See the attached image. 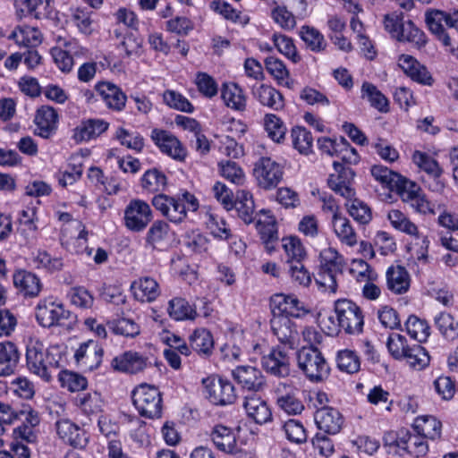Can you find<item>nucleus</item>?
Returning a JSON list of instances; mask_svg holds the SVG:
<instances>
[{
  "instance_id": "51",
  "label": "nucleus",
  "mask_w": 458,
  "mask_h": 458,
  "mask_svg": "<svg viewBox=\"0 0 458 458\" xmlns=\"http://www.w3.org/2000/svg\"><path fill=\"white\" fill-rule=\"evenodd\" d=\"M387 219L395 230H398L411 236H419V230L417 225L412 223L410 218L401 210H390L387 214Z\"/></svg>"
},
{
  "instance_id": "53",
  "label": "nucleus",
  "mask_w": 458,
  "mask_h": 458,
  "mask_svg": "<svg viewBox=\"0 0 458 458\" xmlns=\"http://www.w3.org/2000/svg\"><path fill=\"white\" fill-rule=\"evenodd\" d=\"M335 361L338 369L347 374L357 373L360 369V357L354 351L349 349L338 351Z\"/></svg>"
},
{
  "instance_id": "32",
  "label": "nucleus",
  "mask_w": 458,
  "mask_h": 458,
  "mask_svg": "<svg viewBox=\"0 0 458 458\" xmlns=\"http://www.w3.org/2000/svg\"><path fill=\"white\" fill-rule=\"evenodd\" d=\"M109 123L103 119L91 118L81 121L74 129L73 139L77 142L95 140L107 131Z\"/></svg>"
},
{
  "instance_id": "18",
  "label": "nucleus",
  "mask_w": 458,
  "mask_h": 458,
  "mask_svg": "<svg viewBox=\"0 0 458 458\" xmlns=\"http://www.w3.org/2000/svg\"><path fill=\"white\" fill-rule=\"evenodd\" d=\"M94 89L108 109L115 112H121L124 109L127 96L120 87L108 81H99Z\"/></svg>"
},
{
  "instance_id": "27",
  "label": "nucleus",
  "mask_w": 458,
  "mask_h": 458,
  "mask_svg": "<svg viewBox=\"0 0 458 458\" xmlns=\"http://www.w3.org/2000/svg\"><path fill=\"white\" fill-rule=\"evenodd\" d=\"M386 278L387 289L394 294L406 293L411 287V276L403 266H390L386 272Z\"/></svg>"
},
{
  "instance_id": "24",
  "label": "nucleus",
  "mask_w": 458,
  "mask_h": 458,
  "mask_svg": "<svg viewBox=\"0 0 458 458\" xmlns=\"http://www.w3.org/2000/svg\"><path fill=\"white\" fill-rule=\"evenodd\" d=\"M111 366L116 371L136 374L146 369L148 358L140 352L127 351L115 356L112 360Z\"/></svg>"
},
{
  "instance_id": "46",
  "label": "nucleus",
  "mask_w": 458,
  "mask_h": 458,
  "mask_svg": "<svg viewBox=\"0 0 458 458\" xmlns=\"http://www.w3.org/2000/svg\"><path fill=\"white\" fill-rule=\"evenodd\" d=\"M274 5L270 12V17L284 30H293L297 24L296 19L304 17L301 14H293L285 5L277 4L276 2H274Z\"/></svg>"
},
{
  "instance_id": "8",
  "label": "nucleus",
  "mask_w": 458,
  "mask_h": 458,
  "mask_svg": "<svg viewBox=\"0 0 458 458\" xmlns=\"http://www.w3.org/2000/svg\"><path fill=\"white\" fill-rule=\"evenodd\" d=\"M72 316L70 310L52 298L39 301L36 307L37 321L43 327L62 326L64 321L71 319Z\"/></svg>"
},
{
  "instance_id": "12",
  "label": "nucleus",
  "mask_w": 458,
  "mask_h": 458,
  "mask_svg": "<svg viewBox=\"0 0 458 458\" xmlns=\"http://www.w3.org/2000/svg\"><path fill=\"white\" fill-rule=\"evenodd\" d=\"M335 174L329 175L327 179L328 187L336 194L350 199L355 195V190L352 187L355 173L353 169L345 166L344 164L334 161L333 163Z\"/></svg>"
},
{
  "instance_id": "26",
  "label": "nucleus",
  "mask_w": 458,
  "mask_h": 458,
  "mask_svg": "<svg viewBox=\"0 0 458 458\" xmlns=\"http://www.w3.org/2000/svg\"><path fill=\"white\" fill-rule=\"evenodd\" d=\"M243 408L248 417L257 424H266L272 420V411L267 402L255 394L245 396Z\"/></svg>"
},
{
  "instance_id": "14",
  "label": "nucleus",
  "mask_w": 458,
  "mask_h": 458,
  "mask_svg": "<svg viewBox=\"0 0 458 458\" xmlns=\"http://www.w3.org/2000/svg\"><path fill=\"white\" fill-rule=\"evenodd\" d=\"M412 161L420 170L432 179V182L428 185L432 191L440 192L445 189V182L442 178L444 171L433 157L426 152L416 150L412 154Z\"/></svg>"
},
{
  "instance_id": "33",
  "label": "nucleus",
  "mask_w": 458,
  "mask_h": 458,
  "mask_svg": "<svg viewBox=\"0 0 458 458\" xmlns=\"http://www.w3.org/2000/svg\"><path fill=\"white\" fill-rule=\"evenodd\" d=\"M331 225L335 236L343 245L354 247L358 243V233L346 216L341 213H335Z\"/></svg>"
},
{
  "instance_id": "28",
  "label": "nucleus",
  "mask_w": 458,
  "mask_h": 458,
  "mask_svg": "<svg viewBox=\"0 0 458 458\" xmlns=\"http://www.w3.org/2000/svg\"><path fill=\"white\" fill-rule=\"evenodd\" d=\"M21 360L18 346L11 341L0 343V377L14 374Z\"/></svg>"
},
{
  "instance_id": "41",
  "label": "nucleus",
  "mask_w": 458,
  "mask_h": 458,
  "mask_svg": "<svg viewBox=\"0 0 458 458\" xmlns=\"http://www.w3.org/2000/svg\"><path fill=\"white\" fill-rule=\"evenodd\" d=\"M167 312L176 321L194 320L198 317L196 308L182 297H174L168 301Z\"/></svg>"
},
{
  "instance_id": "35",
  "label": "nucleus",
  "mask_w": 458,
  "mask_h": 458,
  "mask_svg": "<svg viewBox=\"0 0 458 458\" xmlns=\"http://www.w3.org/2000/svg\"><path fill=\"white\" fill-rule=\"evenodd\" d=\"M34 123L37 126L38 134L47 139L57 128L58 114L55 108L42 106L37 110Z\"/></svg>"
},
{
  "instance_id": "42",
  "label": "nucleus",
  "mask_w": 458,
  "mask_h": 458,
  "mask_svg": "<svg viewBox=\"0 0 458 458\" xmlns=\"http://www.w3.org/2000/svg\"><path fill=\"white\" fill-rule=\"evenodd\" d=\"M233 208L238 216L247 225L255 220V205L252 194L246 190H239L236 192Z\"/></svg>"
},
{
  "instance_id": "38",
  "label": "nucleus",
  "mask_w": 458,
  "mask_h": 458,
  "mask_svg": "<svg viewBox=\"0 0 458 458\" xmlns=\"http://www.w3.org/2000/svg\"><path fill=\"white\" fill-rule=\"evenodd\" d=\"M19 47L36 48L42 43V33L36 27L19 26L15 28L8 37Z\"/></svg>"
},
{
  "instance_id": "30",
  "label": "nucleus",
  "mask_w": 458,
  "mask_h": 458,
  "mask_svg": "<svg viewBox=\"0 0 458 458\" xmlns=\"http://www.w3.org/2000/svg\"><path fill=\"white\" fill-rule=\"evenodd\" d=\"M370 173L376 181L392 190L395 189L398 192L399 191L405 190L408 185L415 187V183L403 178L399 174L382 165H373Z\"/></svg>"
},
{
  "instance_id": "10",
  "label": "nucleus",
  "mask_w": 458,
  "mask_h": 458,
  "mask_svg": "<svg viewBox=\"0 0 458 458\" xmlns=\"http://www.w3.org/2000/svg\"><path fill=\"white\" fill-rule=\"evenodd\" d=\"M253 174L259 187L271 190L282 181L284 166L271 157H262L255 163Z\"/></svg>"
},
{
  "instance_id": "7",
  "label": "nucleus",
  "mask_w": 458,
  "mask_h": 458,
  "mask_svg": "<svg viewBox=\"0 0 458 458\" xmlns=\"http://www.w3.org/2000/svg\"><path fill=\"white\" fill-rule=\"evenodd\" d=\"M203 394L214 405L225 406L236 400V391L233 383L219 375H211L202 379Z\"/></svg>"
},
{
  "instance_id": "20",
  "label": "nucleus",
  "mask_w": 458,
  "mask_h": 458,
  "mask_svg": "<svg viewBox=\"0 0 458 458\" xmlns=\"http://www.w3.org/2000/svg\"><path fill=\"white\" fill-rule=\"evenodd\" d=\"M210 440L217 450L226 454H234L240 451L237 434L232 428L222 424L216 425L210 431Z\"/></svg>"
},
{
  "instance_id": "31",
  "label": "nucleus",
  "mask_w": 458,
  "mask_h": 458,
  "mask_svg": "<svg viewBox=\"0 0 458 458\" xmlns=\"http://www.w3.org/2000/svg\"><path fill=\"white\" fill-rule=\"evenodd\" d=\"M131 291L134 299L140 302H152L160 295L159 284L150 276L140 277L133 281L131 284Z\"/></svg>"
},
{
  "instance_id": "59",
  "label": "nucleus",
  "mask_w": 458,
  "mask_h": 458,
  "mask_svg": "<svg viewBox=\"0 0 458 458\" xmlns=\"http://www.w3.org/2000/svg\"><path fill=\"white\" fill-rule=\"evenodd\" d=\"M58 381L63 388H66L70 392L84 390L88 386V380L85 377L67 369L59 372Z\"/></svg>"
},
{
  "instance_id": "39",
  "label": "nucleus",
  "mask_w": 458,
  "mask_h": 458,
  "mask_svg": "<svg viewBox=\"0 0 458 458\" xmlns=\"http://www.w3.org/2000/svg\"><path fill=\"white\" fill-rule=\"evenodd\" d=\"M74 404L86 416H97L103 411L104 400L99 392L90 391L77 394Z\"/></svg>"
},
{
  "instance_id": "4",
  "label": "nucleus",
  "mask_w": 458,
  "mask_h": 458,
  "mask_svg": "<svg viewBox=\"0 0 458 458\" xmlns=\"http://www.w3.org/2000/svg\"><path fill=\"white\" fill-rule=\"evenodd\" d=\"M344 266V259L336 249L328 247L322 250L316 283L330 293H336L338 276L343 275Z\"/></svg>"
},
{
  "instance_id": "15",
  "label": "nucleus",
  "mask_w": 458,
  "mask_h": 458,
  "mask_svg": "<svg viewBox=\"0 0 458 458\" xmlns=\"http://www.w3.org/2000/svg\"><path fill=\"white\" fill-rule=\"evenodd\" d=\"M58 437L71 446L84 449L89 443L87 431L70 420H59L55 423Z\"/></svg>"
},
{
  "instance_id": "54",
  "label": "nucleus",
  "mask_w": 458,
  "mask_h": 458,
  "mask_svg": "<svg viewBox=\"0 0 458 458\" xmlns=\"http://www.w3.org/2000/svg\"><path fill=\"white\" fill-rule=\"evenodd\" d=\"M32 262L36 268L45 269L49 273L60 271L63 268V259L52 257L47 250H38L32 254Z\"/></svg>"
},
{
  "instance_id": "6",
  "label": "nucleus",
  "mask_w": 458,
  "mask_h": 458,
  "mask_svg": "<svg viewBox=\"0 0 458 458\" xmlns=\"http://www.w3.org/2000/svg\"><path fill=\"white\" fill-rule=\"evenodd\" d=\"M132 403L141 417L158 419L162 415L163 400L159 389L151 385L142 384L132 391Z\"/></svg>"
},
{
  "instance_id": "29",
  "label": "nucleus",
  "mask_w": 458,
  "mask_h": 458,
  "mask_svg": "<svg viewBox=\"0 0 458 458\" xmlns=\"http://www.w3.org/2000/svg\"><path fill=\"white\" fill-rule=\"evenodd\" d=\"M252 95L260 105L271 108L274 111H280L284 108V98L282 93L276 88L260 84L252 87Z\"/></svg>"
},
{
  "instance_id": "64",
  "label": "nucleus",
  "mask_w": 458,
  "mask_h": 458,
  "mask_svg": "<svg viewBox=\"0 0 458 458\" xmlns=\"http://www.w3.org/2000/svg\"><path fill=\"white\" fill-rule=\"evenodd\" d=\"M264 127L268 137L276 142H281L287 131L283 120L274 114H267L264 116Z\"/></svg>"
},
{
  "instance_id": "62",
  "label": "nucleus",
  "mask_w": 458,
  "mask_h": 458,
  "mask_svg": "<svg viewBox=\"0 0 458 458\" xmlns=\"http://www.w3.org/2000/svg\"><path fill=\"white\" fill-rule=\"evenodd\" d=\"M407 333L419 343L426 342L430 335V327L426 320L411 315L405 323Z\"/></svg>"
},
{
  "instance_id": "44",
  "label": "nucleus",
  "mask_w": 458,
  "mask_h": 458,
  "mask_svg": "<svg viewBox=\"0 0 458 458\" xmlns=\"http://www.w3.org/2000/svg\"><path fill=\"white\" fill-rule=\"evenodd\" d=\"M413 430L427 439L435 440L441 437L442 423L434 416H421L415 420Z\"/></svg>"
},
{
  "instance_id": "61",
  "label": "nucleus",
  "mask_w": 458,
  "mask_h": 458,
  "mask_svg": "<svg viewBox=\"0 0 458 458\" xmlns=\"http://www.w3.org/2000/svg\"><path fill=\"white\" fill-rule=\"evenodd\" d=\"M435 326L446 339L458 337V321L447 312L438 313L435 318Z\"/></svg>"
},
{
  "instance_id": "23",
  "label": "nucleus",
  "mask_w": 458,
  "mask_h": 458,
  "mask_svg": "<svg viewBox=\"0 0 458 458\" xmlns=\"http://www.w3.org/2000/svg\"><path fill=\"white\" fill-rule=\"evenodd\" d=\"M234 380L245 390L258 392L266 385L262 372L252 366H238L233 372Z\"/></svg>"
},
{
  "instance_id": "1",
  "label": "nucleus",
  "mask_w": 458,
  "mask_h": 458,
  "mask_svg": "<svg viewBox=\"0 0 458 458\" xmlns=\"http://www.w3.org/2000/svg\"><path fill=\"white\" fill-rule=\"evenodd\" d=\"M151 204L162 216L174 225H181L185 222L188 212H195L199 209L198 199L189 191L181 195L156 194Z\"/></svg>"
},
{
  "instance_id": "3",
  "label": "nucleus",
  "mask_w": 458,
  "mask_h": 458,
  "mask_svg": "<svg viewBox=\"0 0 458 458\" xmlns=\"http://www.w3.org/2000/svg\"><path fill=\"white\" fill-rule=\"evenodd\" d=\"M334 310L337 324L328 318L332 327L327 326L328 335H334L343 329L348 335H360L363 332L364 314L361 308L349 299H339L335 301Z\"/></svg>"
},
{
  "instance_id": "16",
  "label": "nucleus",
  "mask_w": 458,
  "mask_h": 458,
  "mask_svg": "<svg viewBox=\"0 0 458 458\" xmlns=\"http://www.w3.org/2000/svg\"><path fill=\"white\" fill-rule=\"evenodd\" d=\"M151 139L162 153L174 160L182 161L186 157L187 151L185 148L170 131L154 129L151 131Z\"/></svg>"
},
{
  "instance_id": "34",
  "label": "nucleus",
  "mask_w": 458,
  "mask_h": 458,
  "mask_svg": "<svg viewBox=\"0 0 458 458\" xmlns=\"http://www.w3.org/2000/svg\"><path fill=\"white\" fill-rule=\"evenodd\" d=\"M398 65L412 81L424 85H431L433 80L430 73L413 56L409 55H400Z\"/></svg>"
},
{
  "instance_id": "25",
  "label": "nucleus",
  "mask_w": 458,
  "mask_h": 458,
  "mask_svg": "<svg viewBox=\"0 0 458 458\" xmlns=\"http://www.w3.org/2000/svg\"><path fill=\"white\" fill-rule=\"evenodd\" d=\"M452 13L431 10L426 13V22L429 30L435 34L445 47L451 46V38L445 30V25L451 28Z\"/></svg>"
},
{
  "instance_id": "5",
  "label": "nucleus",
  "mask_w": 458,
  "mask_h": 458,
  "mask_svg": "<svg viewBox=\"0 0 458 458\" xmlns=\"http://www.w3.org/2000/svg\"><path fill=\"white\" fill-rule=\"evenodd\" d=\"M297 365L305 377L312 383L325 381L330 375V366L317 347H302L296 353Z\"/></svg>"
},
{
  "instance_id": "9",
  "label": "nucleus",
  "mask_w": 458,
  "mask_h": 458,
  "mask_svg": "<svg viewBox=\"0 0 458 458\" xmlns=\"http://www.w3.org/2000/svg\"><path fill=\"white\" fill-rule=\"evenodd\" d=\"M292 351L286 346L280 345L271 348L269 352L261 358L263 369L278 378L288 377L291 373Z\"/></svg>"
},
{
  "instance_id": "49",
  "label": "nucleus",
  "mask_w": 458,
  "mask_h": 458,
  "mask_svg": "<svg viewBox=\"0 0 458 458\" xmlns=\"http://www.w3.org/2000/svg\"><path fill=\"white\" fill-rule=\"evenodd\" d=\"M170 230L167 222L160 219L154 221L146 233V243L153 249L159 247L168 240Z\"/></svg>"
},
{
  "instance_id": "37",
  "label": "nucleus",
  "mask_w": 458,
  "mask_h": 458,
  "mask_svg": "<svg viewBox=\"0 0 458 458\" xmlns=\"http://www.w3.org/2000/svg\"><path fill=\"white\" fill-rule=\"evenodd\" d=\"M189 344L194 352L203 358H208L214 351V337L206 328H197L189 337Z\"/></svg>"
},
{
  "instance_id": "47",
  "label": "nucleus",
  "mask_w": 458,
  "mask_h": 458,
  "mask_svg": "<svg viewBox=\"0 0 458 458\" xmlns=\"http://www.w3.org/2000/svg\"><path fill=\"white\" fill-rule=\"evenodd\" d=\"M140 184L142 189L149 193H162L167 185V177L157 168H152L143 174Z\"/></svg>"
},
{
  "instance_id": "60",
  "label": "nucleus",
  "mask_w": 458,
  "mask_h": 458,
  "mask_svg": "<svg viewBox=\"0 0 458 458\" xmlns=\"http://www.w3.org/2000/svg\"><path fill=\"white\" fill-rule=\"evenodd\" d=\"M220 174L230 182L242 186L246 181L242 168L234 161H221L218 163Z\"/></svg>"
},
{
  "instance_id": "21",
  "label": "nucleus",
  "mask_w": 458,
  "mask_h": 458,
  "mask_svg": "<svg viewBox=\"0 0 458 458\" xmlns=\"http://www.w3.org/2000/svg\"><path fill=\"white\" fill-rule=\"evenodd\" d=\"M270 324L273 334L281 344L280 346L293 350L299 335L296 325L284 316L273 317Z\"/></svg>"
},
{
  "instance_id": "36",
  "label": "nucleus",
  "mask_w": 458,
  "mask_h": 458,
  "mask_svg": "<svg viewBox=\"0 0 458 458\" xmlns=\"http://www.w3.org/2000/svg\"><path fill=\"white\" fill-rule=\"evenodd\" d=\"M14 286L25 297H36L42 289V284L39 277L26 270H19L13 275Z\"/></svg>"
},
{
  "instance_id": "50",
  "label": "nucleus",
  "mask_w": 458,
  "mask_h": 458,
  "mask_svg": "<svg viewBox=\"0 0 458 458\" xmlns=\"http://www.w3.org/2000/svg\"><path fill=\"white\" fill-rule=\"evenodd\" d=\"M291 139L293 148L302 155L312 153L313 137L310 131L303 126H294L291 130Z\"/></svg>"
},
{
  "instance_id": "2",
  "label": "nucleus",
  "mask_w": 458,
  "mask_h": 458,
  "mask_svg": "<svg viewBox=\"0 0 458 458\" xmlns=\"http://www.w3.org/2000/svg\"><path fill=\"white\" fill-rule=\"evenodd\" d=\"M61 354L56 349H45L38 340H30L26 346L25 360L28 370L45 382L52 380V373L60 367Z\"/></svg>"
},
{
  "instance_id": "57",
  "label": "nucleus",
  "mask_w": 458,
  "mask_h": 458,
  "mask_svg": "<svg viewBox=\"0 0 458 458\" xmlns=\"http://www.w3.org/2000/svg\"><path fill=\"white\" fill-rule=\"evenodd\" d=\"M108 328L118 335L133 338L140 335V327L133 319L121 318L107 322Z\"/></svg>"
},
{
  "instance_id": "58",
  "label": "nucleus",
  "mask_w": 458,
  "mask_h": 458,
  "mask_svg": "<svg viewBox=\"0 0 458 458\" xmlns=\"http://www.w3.org/2000/svg\"><path fill=\"white\" fill-rule=\"evenodd\" d=\"M282 246L287 255L289 265L301 262L306 257V250L301 240L296 236H289L282 239Z\"/></svg>"
},
{
  "instance_id": "17",
  "label": "nucleus",
  "mask_w": 458,
  "mask_h": 458,
  "mask_svg": "<svg viewBox=\"0 0 458 458\" xmlns=\"http://www.w3.org/2000/svg\"><path fill=\"white\" fill-rule=\"evenodd\" d=\"M103 356V347L97 341L88 340L79 345L73 357L78 365L94 370L101 365Z\"/></svg>"
},
{
  "instance_id": "22",
  "label": "nucleus",
  "mask_w": 458,
  "mask_h": 458,
  "mask_svg": "<svg viewBox=\"0 0 458 458\" xmlns=\"http://www.w3.org/2000/svg\"><path fill=\"white\" fill-rule=\"evenodd\" d=\"M256 228L267 252L271 254L276 250L279 239L275 216L268 215V212L262 210V216H259L257 220Z\"/></svg>"
},
{
  "instance_id": "43",
  "label": "nucleus",
  "mask_w": 458,
  "mask_h": 458,
  "mask_svg": "<svg viewBox=\"0 0 458 458\" xmlns=\"http://www.w3.org/2000/svg\"><path fill=\"white\" fill-rule=\"evenodd\" d=\"M360 98L367 99L370 106L380 113L389 111L387 98L371 82L364 81L360 89Z\"/></svg>"
},
{
  "instance_id": "40",
  "label": "nucleus",
  "mask_w": 458,
  "mask_h": 458,
  "mask_svg": "<svg viewBox=\"0 0 458 458\" xmlns=\"http://www.w3.org/2000/svg\"><path fill=\"white\" fill-rule=\"evenodd\" d=\"M221 98L225 105L235 111H244L247 106L246 96L243 89L234 82L223 83Z\"/></svg>"
},
{
  "instance_id": "19",
  "label": "nucleus",
  "mask_w": 458,
  "mask_h": 458,
  "mask_svg": "<svg viewBox=\"0 0 458 458\" xmlns=\"http://www.w3.org/2000/svg\"><path fill=\"white\" fill-rule=\"evenodd\" d=\"M314 420L318 428L328 435L338 434L344 423L342 413L333 407L317 408Z\"/></svg>"
},
{
  "instance_id": "13",
  "label": "nucleus",
  "mask_w": 458,
  "mask_h": 458,
  "mask_svg": "<svg viewBox=\"0 0 458 458\" xmlns=\"http://www.w3.org/2000/svg\"><path fill=\"white\" fill-rule=\"evenodd\" d=\"M270 309L273 317L284 316L288 318H299L309 312L304 303L295 295L284 293H276L271 296Z\"/></svg>"
},
{
  "instance_id": "63",
  "label": "nucleus",
  "mask_w": 458,
  "mask_h": 458,
  "mask_svg": "<svg viewBox=\"0 0 458 458\" xmlns=\"http://www.w3.org/2000/svg\"><path fill=\"white\" fill-rule=\"evenodd\" d=\"M411 346V344L408 343L406 337L398 333L390 334L386 341V347L390 355L399 361H403Z\"/></svg>"
},
{
  "instance_id": "56",
  "label": "nucleus",
  "mask_w": 458,
  "mask_h": 458,
  "mask_svg": "<svg viewBox=\"0 0 458 458\" xmlns=\"http://www.w3.org/2000/svg\"><path fill=\"white\" fill-rule=\"evenodd\" d=\"M349 215L358 224L365 225H368L372 219V211L367 203L364 201L354 199H348L345 204Z\"/></svg>"
},
{
  "instance_id": "45",
  "label": "nucleus",
  "mask_w": 458,
  "mask_h": 458,
  "mask_svg": "<svg viewBox=\"0 0 458 458\" xmlns=\"http://www.w3.org/2000/svg\"><path fill=\"white\" fill-rule=\"evenodd\" d=\"M401 443L402 445H404L403 455L408 454L411 456L419 458L426 455L428 451L427 438L415 431L414 433H411L405 430L404 442Z\"/></svg>"
},
{
  "instance_id": "11",
  "label": "nucleus",
  "mask_w": 458,
  "mask_h": 458,
  "mask_svg": "<svg viewBox=\"0 0 458 458\" xmlns=\"http://www.w3.org/2000/svg\"><path fill=\"white\" fill-rule=\"evenodd\" d=\"M124 225L135 233L142 232L153 219L150 206L140 199H131L124 209Z\"/></svg>"
},
{
  "instance_id": "55",
  "label": "nucleus",
  "mask_w": 458,
  "mask_h": 458,
  "mask_svg": "<svg viewBox=\"0 0 458 458\" xmlns=\"http://www.w3.org/2000/svg\"><path fill=\"white\" fill-rule=\"evenodd\" d=\"M397 40L409 42L420 49L426 45L427 37L411 21L408 20L403 25Z\"/></svg>"
},
{
  "instance_id": "48",
  "label": "nucleus",
  "mask_w": 458,
  "mask_h": 458,
  "mask_svg": "<svg viewBox=\"0 0 458 458\" xmlns=\"http://www.w3.org/2000/svg\"><path fill=\"white\" fill-rule=\"evenodd\" d=\"M264 63L267 72L276 81L278 85L288 89L293 87V81L289 78V71L280 59L268 56Z\"/></svg>"
},
{
  "instance_id": "52",
  "label": "nucleus",
  "mask_w": 458,
  "mask_h": 458,
  "mask_svg": "<svg viewBox=\"0 0 458 458\" xmlns=\"http://www.w3.org/2000/svg\"><path fill=\"white\" fill-rule=\"evenodd\" d=\"M403 361H405L412 369L421 370L429 364L430 359L424 347L419 344H413L411 349H408V352L403 357Z\"/></svg>"
}]
</instances>
